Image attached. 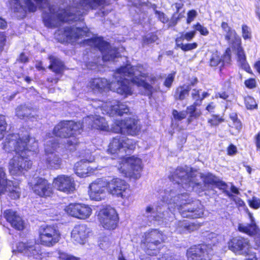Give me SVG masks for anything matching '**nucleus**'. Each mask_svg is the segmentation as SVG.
I'll return each instance as SVG.
<instances>
[{
    "label": "nucleus",
    "instance_id": "nucleus-1",
    "mask_svg": "<svg viewBox=\"0 0 260 260\" xmlns=\"http://www.w3.org/2000/svg\"><path fill=\"white\" fill-rule=\"evenodd\" d=\"M30 137H20L18 133L9 134L2 143L3 149L8 153L15 152L19 155L13 156L9 163V171L11 175L20 176L31 168L32 162L21 153L29 151Z\"/></svg>",
    "mask_w": 260,
    "mask_h": 260
},
{
    "label": "nucleus",
    "instance_id": "nucleus-2",
    "mask_svg": "<svg viewBox=\"0 0 260 260\" xmlns=\"http://www.w3.org/2000/svg\"><path fill=\"white\" fill-rule=\"evenodd\" d=\"M108 3L107 0H79L75 7L81 9L71 12L68 9H62L56 14L57 20L61 22H76L81 20L84 15L89 10H96L100 7H103Z\"/></svg>",
    "mask_w": 260,
    "mask_h": 260
},
{
    "label": "nucleus",
    "instance_id": "nucleus-3",
    "mask_svg": "<svg viewBox=\"0 0 260 260\" xmlns=\"http://www.w3.org/2000/svg\"><path fill=\"white\" fill-rule=\"evenodd\" d=\"M178 198L182 202L177 209L182 217L194 219L203 216V206L199 201L193 200L186 193L180 194Z\"/></svg>",
    "mask_w": 260,
    "mask_h": 260
},
{
    "label": "nucleus",
    "instance_id": "nucleus-4",
    "mask_svg": "<svg viewBox=\"0 0 260 260\" xmlns=\"http://www.w3.org/2000/svg\"><path fill=\"white\" fill-rule=\"evenodd\" d=\"M167 236L157 229H150L146 232L142 241L145 251L150 255H156Z\"/></svg>",
    "mask_w": 260,
    "mask_h": 260
},
{
    "label": "nucleus",
    "instance_id": "nucleus-5",
    "mask_svg": "<svg viewBox=\"0 0 260 260\" xmlns=\"http://www.w3.org/2000/svg\"><path fill=\"white\" fill-rule=\"evenodd\" d=\"M80 44L82 46H91L100 51L104 62L113 61L117 57V48L112 47L111 44L105 41L103 37H93L83 40Z\"/></svg>",
    "mask_w": 260,
    "mask_h": 260
},
{
    "label": "nucleus",
    "instance_id": "nucleus-6",
    "mask_svg": "<svg viewBox=\"0 0 260 260\" xmlns=\"http://www.w3.org/2000/svg\"><path fill=\"white\" fill-rule=\"evenodd\" d=\"M79 122L73 120H62L58 123L53 128L52 133L54 136L60 138H72V140H68L69 146H76L79 143L78 139L76 137V132L80 129Z\"/></svg>",
    "mask_w": 260,
    "mask_h": 260
},
{
    "label": "nucleus",
    "instance_id": "nucleus-7",
    "mask_svg": "<svg viewBox=\"0 0 260 260\" xmlns=\"http://www.w3.org/2000/svg\"><path fill=\"white\" fill-rule=\"evenodd\" d=\"M119 172L129 180H136L141 176L143 170L142 159L135 155L123 157L118 168Z\"/></svg>",
    "mask_w": 260,
    "mask_h": 260
},
{
    "label": "nucleus",
    "instance_id": "nucleus-8",
    "mask_svg": "<svg viewBox=\"0 0 260 260\" xmlns=\"http://www.w3.org/2000/svg\"><path fill=\"white\" fill-rule=\"evenodd\" d=\"M90 31L87 27L68 26L58 29L55 31L57 41L60 43H72L79 39L89 36Z\"/></svg>",
    "mask_w": 260,
    "mask_h": 260
},
{
    "label": "nucleus",
    "instance_id": "nucleus-9",
    "mask_svg": "<svg viewBox=\"0 0 260 260\" xmlns=\"http://www.w3.org/2000/svg\"><path fill=\"white\" fill-rule=\"evenodd\" d=\"M38 243L47 247L54 246L61 238L59 229L54 224L41 225L38 229Z\"/></svg>",
    "mask_w": 260,
    "mask_h": 260
},
{
    "label": "nucleus",
    "instance_id": "nucleus-10",
    "mask_svg": "<svg viewBox=\"0 0 260 260\" xmlns=\"http://www.w3.org/2000/svg\"><path fill=\"white\" fill-rule=\"evenodd\" d=\"M112 129L115 133L136 136L139 134L141 126L138 119L129 117L115 120L112 125Z\"/></svg>",
    "mask_w": 260,
    "mask_h": 260
},
{
    "label": "nucleus",
    "instance_id": "nucleus-11",
    "mask_svg": "<svg viewBox=\"0 0 260 260\" xmlns=\"http://www.w3.org/2000/svg\"><path fill=\"white\" fill-rule=\"evenodd\" d=\"M28 186L31 191L36 196L42 199L51 198L54 194L53 184L49 180L41 176L34 178L28 182Z\"/></svg>",
    "mask_w": 260,
    "mask_h": 260
},
{
    "label": "nucleus",
    "instance_id": "nucleus-12",
    "mask_svg": "<svg viewBox=\"0 0 260 260\" xmlns=\"http://www.w3.org/2000/svg\"><path fill=\"white\" fill-rule=\"evenodd\" d=\"M136 142L125 136H117L110 141L107 152L114 157H117L121 149L126 152L127 150L133 151L135 149Z\"/></svg>",
    "mask_w": 260,
    "mask_h": 260
},
{
    "label": "nucleus",
    "instance_id": "nucleus-13",
    "mask_svg": "<svg viewBox=\"0 0 260 260\" xmlns=\"http://www.w3.org/2000/svg\"><path fill=\"white\" fill-rule=\"evenodd\" d=\"M108 192L113 197L127 199L131 195L129 185L123 179L113 177L108 180Z\"/></svg>",
    "mask_w": 260,
    "mask_h": 260
},
{
    "label": "nucleus",
    "instance_id": "nucleus-14",
    "mask_svg": "<svg viewBox=\"0 0 260 260\" xmlns=\"http://www.w3.org/2000/svg\"><path fill=\"white\" fill-rule=\"evenodd\" d=\"M99 220L105 229L113 230L118 225L119 217L113 208L106 206L99 211Z\"/></svg>",
    "mask_w": 260,
    "mask_h": 260
},
{
    "label": "nucleus",
    "instance_id": "nucleus-15",
    "mask_svg": "<svg viewBox=\"0 0 260 260\" xmlns=\"http://www.w3.org/2000/svg\"><path fill=\"white\" fill-rule=\"evenodd\" d=\"M212 249L206 244H199L190 246L186 250L187 260H211Z\"/></svg>",
    "mask_w": 260,
    "mask_h": 260
},
{
    "label": "nucleus",
    "instance_id": "nucleus-16",
    "mask_svg": "<svg viewBox=\"0 0 260 260\" xmlns=\"http://www.w3.org/2000/svg\"><path fill=\"white\" fill-rule=\"evenodd\" d=\"M116 72L124 77H132L131 80L132 83L136 84L138 86H142L145 90L148 92V95L149 98L152 96L153 92V86L144 80H139V78L137 77H133L135 75L133 66L129 64L121 66L116 69Z\"/></svg>",
    "mask_w": 260,
    "mask_h": 260
},
{
    "label": "nucleus",
    "instance_id": "nucleus-17",
    "mask_svg": "<svg viewBox=\"0 0 260 260\" xmlns=\"http://www.w3.org/2000/svg\"><path fill=\"white\" fill-rule=\"evenodd\" d=\"M229 249L235 253H240L244 255L250 254L251 247L249 240L242 236L233 237L228 242Z\"/></svg>",
    "mask_w": 260,
    "mask_h": 260
},
{
    "label": "nucleus",
    "instance_id": "nucleus-18",
    "mask_svg": "<svg viewBox=\"0 0 260 260\" xmlns=\"http://www.w3.org/2000/svg\"><path fill=\"white\" fill-rule=\"evenodd\" d=\"M69 215L80 219L88 218L92 213V209L88 205L82 203H70L65 208Z\"/></svg>",
    "mask_w": 260,
    "mask_h": 260
},
{
    "label": "nucleus",
    "instance_id": "nucleus-19",
    "mask_svg": "<svg viewBox=\"0 0 260 260\" xmlns=\"http://www.w3.org/2000/svg\"><path fill=\"white\" fill-rule=\"evenodd\" d=\"M106 189L108 190V180L103 178L96 179L89 186L88 194L91 200L101 201Z\"/></svg>",
    "mask_w": 260,
    "mask_h": 260
},
{
    "label": "nucleus",
    "instance_id": "nucleus-20",
    "mask_svg": "<svg viewBox=\"0 0 260 260\" xmlns=\"http://www.w3.org/2000/svg\"><path fill=\"white\" fill-rule=\"evenodd\" d=\"M12 252L14 254H21L27 257L39 256L41 254L40 249L35 245L28 242L19 241L13 244Z\"/></svg>",
    "mask_w": 260,
    "mask_h": 260
},
{
    "label": "nucleus",
    "instance_id": "nucleus-21",
    "mask_svg": "<svg viewBox=\"0 0 260 260\" xmlns=\"http://www.w3.org/2000/svg\"><path fill=\"white\" fill-rule=\"evenodd\" d=\"M53 184L58 191L66 193H71L75 189L74 180L66 175H57L53 179Z\"/></svg>",
    "mask_w": 260,
    "mask_h": 260
},
{
    "label": "nucleus",
    "instance_id": "nucleus-22",
    "mask_svg": "<svg viewBox=\"0 0 260 260\" xmlns=\"http://www.w3.org/2000/svg\"><path fill=\"white\" fill-rule=\"evenodd\" d=\"M110 91L115 92L124 98H126L133 94L129 81L125 78L116 81H111Z\"/></svg>",
    "mask_w": 260,
    "mask_h": 260
},
{
    "label": "nucleus",
    "instance_id": "nucleus-23",
    "mask_svg": "<svg viewBox=\"0 0 260 260\" xmlns=\"http://www.w3.org/2000/svg\"><path fill=\"white\" fill-rule=\"evenodd\" d=\"M111 81L105 78L95 77L91 78L87 87L94 92L103 93L110 91Z\"/></svg>",
    "mask_w": 260,
    "mask_h": 260
},
{
    "label": "nucleus",
    "instance_id": "nucleus-24",
    "mask_svg": "<svg viewBox=\"0 0 260 260\" xmlns=\"http://www.w3.org/2000/svg\"><path fill=\"white\" fill-rule=\"evenodd\" d=\"M231 57V49L227 48L222 56H220L218 51L212 52L209 61V66L214 69L219 68L221 72L222 68L224 66V60H230Z\"/></svg>",
    "mask_w": 260,
    "mask_h": 260
},
{
    "label": "nucleus",
    "instance_id": "nucleus-25",
    "mask_svg": "<svg viewBox=\"0 0 260 260\" xmlns=\"http://www.w3.org/2000/svg\"><path fill=\"white\" fill-rule=\"evenodd\" d=\"M4 217L12 228L17 231H22L25 228V223L22 217L16 211L9 209L4 211Z\"/></svg>",
    "mask_w": 260,
    "mask_h": 260
},
{
    "label": "nucleus",
    "instance_id": "nucleus-26",
    "mask_svg": "<svg viewBox=\"0 0 260 260\" xmlns=\"http://www.w3.org/2000/svg\"><path fill=\"white\" fill-rule=\"evenodd\" d=\"M88 229L86 225H76L71 232V239L75 244H83L88 236Z\"/></svg>",
    "mask_w": 260,
    "mask_h": 260
},
{
    "label": "nucleus",
    "instance_id": "nucleus-27",
    "mask_svg": "<svg viewBox=\"0 0 260 260\" xmlns=\"http://www.w3.org/2000/svg\"><path fill=\"white\" fill-rule=\"evenodd\" d=\"M9 4L10 10L19 19L25 18L29 13L27 6L24 5L21 0H9Z\"/></svg>",
    "mask_w": 260,
    "mask_h": 260
},
{
    "label": "nucleus",
    "instance_id": "nucleus-28",
    "mask_svg": "<svg viewBox=\"0 0 260 260\" xmlns=\"http://www.w3.org/2000/svg\"><path fill=\"white\" fill-rule=\"evenodd\" d=\"M46 158L44 160V163L47 169L50 170H57L61 168L62 159L54 152H48L46 153Z\"/></svg>",
    "mask_w": 260,
    "mask_h": 260
},
{
    "label": "nucleus",
    "instance_id": "nucleus-29",
    "mask_svg": "<svg viewBox=\"0 0 260 260\" xmlns=\"http://www.w3.org/2000/svg\"><path fill=\"white\" fill-rule=\"evenodd\" d=\"M237 230L242 234H244L249 237H253L256 234L259 228L256 224L255 220L252 219L250 222L246 224L242 223H239Z\"/></svg>",
    "mask_w": 260,
    "mask_h": 260
},
{
    "label": "nucleus",
    "instance_id": "nucleus-30",
    "mask_svg": "<svg viewBox=\"0 0 260 260\" xmlns=\"http://www.w3.org/2000/svg\"><path fill=\"white\" fill-rule=\"evenodd\" d=\"M48 59L50 60V64L48 69L51 70L55 74L62 75L65 70L63 62L57 57L49 55Z\"/></svg>",
    "mask_w": 260,
    "mask_h": 260
},
{
    "label": "nucleus",
    "instance_id": "nucleus-31",
    "mask_svg": "<svg viewBox=\"0 0 260 260\" xmlns=\"http://www.w3.org/2000/svg\"><path fill=\"white\" fill-rule=\"evenodd\" d=\"M191 88L185 84L179 85L176 87L172 96L175 101H183L189 95Z\"/></svg>",
    "mask_w": 260,
    "mask_h": 260
},
{
    "label": "nucleus",
    "instance_id": "nucleus-32",
    "mask_svg": "<svg viewBox=\"0 0 260 260\" xmlns=\"http://www.w3.org/2000/svg\"><path fill=\"white\" fill-rule=\"evenodd\" d=\"M91 129L103 131H108L109 125L104 117L100 116L93 117L88 122Z\"/></svg>",
    "mask_w": 260,
    "mask_h": 260
},
{
    "label": "nucleus",
    "instance_id": "nucleus-33",
    "mask_svg": "<svg viewBox=\"0 0 260 260\" xmlns=\"http://www.w3.org/2000/svg\"><path fill=\"white\" fill-rule=\"evenodd\" d=\"M34 112V108L28 107L25 105H20L16 108L15 115L18 118L21 119L31 118L35 117L32 114Z\"/></svg>",
    "mask_w": 260,
    "mask_h": 260
},
{
    "label": "nucleus",
    "instance_id": "nucleus-34",
    "mask_svg": "<svg viewBox=\"0 0 260 260\" xmlns=\"http://www.w3.org/2000/svg\"><path fill=\"white\" fill-rule=\"evenodd\" d=\"M188 175L187 171L182 167H178L176 169L175 171L169 176V179L174 183L179 184L185 180L187 175Z\"/></svg>",
    "mask_w": 260,
    "mask_h": 260
},
{
    "label": "nucleus",
    "instance_id": "nucleus-35",
    "mask_svg": "<svg viewBox=\"0 0 260 260\" xmlns=\"http://www.w3.org/2000/svg\"><path fill=\"white\" fill-rule=\"evenodd\" d=\"M49 0H24V4L27 6L29 13L37 11L38 7L42 9L49 5Z\"/></svg>",
    "mask_w": 260,
    "mask_h": 260
},
{
    "label": "nucleus",
    "instance_id": "nucleus-36",
    "mask_svg": "<svg viewBox=\"0 0 260 260\" xmlns=\"http://www.w3.org/2000/svg\"><path fill=\"white\" fill-rule=\"evenodd\" d=\"M88 163L85 161H80L77 162L74 167L75 173L80 177H85L88 176L91 171L88 166Z\"/></svg>",
    "mask_w": 260,
    "mask_h": 260
},
{
    "label": "nucleus",
    "instance_id": "nucleus-37",
    "mask_svg": "<svg viewBox=\"0 0 260 260\" xmlns=\"http://www.w3.org/2000/svg\"><path fill=\"white\" fill-rule=\"evenodd\" d=\"M111 113L118 116H122L129 112V109L126 105L119 101L110 106Z\"/></svg>",
    "mask_w": 260,
    "mask_h": 260
},
{
    "label": "nucleus",
    "instance_id": "nucleus-38",
    "mask_svg": "<svg viewBox=\"0 0 260 260\" xmlns=\"http://www.w3.org/2000/svg\"><path fill=\"white\" fill-rule=\"evenodd\" d=\"M200 106L197 103H193L187 107L186 113L189 115L187 119L188 123H191L194 119H198L202 115L201 112L197 110V107Z\"/></svg>",
    "mask_w": 260,
    "mask_h": 260
},
{
    "label": "nucleus",
    "instance_id": "nucleus-39",
    "mask_svg": "<svg viewBox=\"0 0 260 260\" xmlns=\"http://www.w3.org/2000/svg\"><path fill=\"white\" fill-rule=\"evenodd\" d=\"M200 226L199 224L194 222L187 224L184 220L179 221L177 224V228L182 232L191 233L198 230Z\"/></svg>",
    "mask_w": 260,
    "mask_h": 260
},
{
    "label": "nucleus",
    "instance_id": "nucleus-40",
    "mask_svg": "<svg viewBox=\"0 0 260 260\" xmlns=\"http://www.w3.org/2000/svg\"><path fill=\"white\" fill-rule=\"evenodd\" d=\"M204 186H214L218 178L211 173H208L201 176Z\"/></svg>",
    "mask_w": 260,
    "mask_h": 260
},
{
    "label": "nucleus",
    "instance_id": "nucleus-41",
    "mask_svg": "<svg viewBox=\"0 0 260 260\" xmlns=\"http://www.w3.org/2000/svg\"><path fill=\"white\" fill-rule=\"evenodd\" d=\"M196 33L194 30L186 32H181L179 33V36L175 38V41L176 43L183 42L184 40L190 41L194 37Z\"/></svg>",
    "mask_w": 260,
    "mask_h": 260
},
{
    "label": "nucleus",
    "instance_id": "nucleus-42",
    "mask_svg": "<svg viewBox=\"0 0 260 260\" xmlns=\"http://www.w3.org/2000/svg\"><path fill=\"white\" fill-rule=\"evenodd\" d=\"M224 121L222 116L219 114H213L211 115V118L208 119L207 123L211 127H216Z\"/></svg>",
    "mask_w": 260,
    "mask_h": 260
},
{
    "label": "nucleus",
    "instance_id": "nucleus-43",
    "mask_svg": "<svg viewBox=\"0 0 260 260\" xmlns=\"http://www.w3.org/2000/svg\"><path fill=\"white\" fill-rule=\"evenodd\" d=\"M244 104L248 110H253L258 108V105L253 97L247 95L244 98Z\"/></svg>",
    "mask_w": 260,
    "mask_h": 260
},
{
    "label": "nucleus",
    "instance_id": "nucleus-44",
    "mask_svg": "<svg viewBox=\"0 0 260 260\" xmlns=\"http://www.w3.org/2000/svg\"><path fill=\"white\" fill-rule=\"evenodd\" d=\"M229 118L232 120L233 127L238 131H240L242 127V122L238 118V114L233 112L230 114Z\"/></svg>",
    "mask_w": 260,
    "mask_h": 260
},
{
    "label": "nucleus",
    "instance_id": "nucleus-45",
    "mask_svg": "<svg viewBox=\"0 0 260 260\" xmlns=\"http://www.w3.org/2000/svg\"><path fill=\"white\" fill-rule=\"evenodd\" d=\"M177 47L180 48L182 51L184 52L190 51L196 49L198 47V44L197 42H193L191 43L183 44L182 42L176 43Z\"/></svg>",
    "mask_w": 260,
    "mask_h": 260
},
{
    "label": "nucleus",
    "instance_id": "nucleus-46",
    "mask_svg": "<svg viewBox=\"0 0 260 260\" xmlns=\"http://www.w3.org/2000/svg\"><path fill=\"white\" fill-rule=\"evenodd\" d=\"M242 36L244 40H250L252 39L251 28L246 24H243L241 26Z\"/></svg>",
    "mask_w": 260,
    "mask_h": 260
},
{
    "label": "nucleus",
    "instance_id": "nucleus-47",
    "mask_svg": "<svg viewBox=\"0 0 260 260\" xmlns=\"http://www.w3.org/2000/svg\"><path fill=\"white\" fill-rule=\"evenodd\" d=\"M43 21L45 25L49 28L54 27V20L52 16L49 13L44 14Z\"/></svg>",
    "mask_w": 260,
    "mask_h": 260
},
{
    "label": "nucleus",
    "instance_id": "nucleus-48",
    "mask_svg": "<svg viewBox=\"0 0 260 260\" xmlns=\"http://www.w3.org/2000/svg\"><path fill=\"white\" fill-rule=\"evenodd\" d=\"M214 186L217 187L219 189L222 190L223 192L229 197H231L232 196V194L227 190L228 185L225 182L217 179Z\"/></svg>",
    "mask_w": 260,
    "mask_h": 260
},
{
    "label": "nucleus",
    "instance_id": "nucleus-49",
    "mask_svg": "<svg viewBox=\"0 0 260 260\" xmlns=\"http://www.w3.org/2000/svg\"><path fill=\"white\" fill-rule=\"evenodd\" d=\"M7 123L4 115L0 114V141L2 140L6 134Z\"/></svg>",
    "mask_w": 260,
    "mask_h": 260
},
{
    "label": "nucleus",
    "instance_id": "nucleus-50",
    "mask_svg": "<svg viewBox=\"0 0 260 260\" xmlns=\"http://www.w3.org/2000/svg\"><path fill=\"white\" fill-rule=\"evenodd\" d=\"M182 17H183V15L181 13L178 14L173 13L172 15L169 23L167 25L168 28H170L176 26L180 19Z\"/></svg>",
    "mask_w": 260,
    "mask_h": 260
},
{
    "label": "nucleus",
    "instance_id": "nucleus-51",
    "mask_svg": "<svg viewBox=\"0 0 260 260\" xmlns=\"http://www.w3.org/2000/svg\"><path fill=\"white\" fill-rule=\"evenodd\" d=\"M229 42L230 43L233 49L237 50L242 47V40L238 35H235V36L233 37V39H231Z\"/></svg>",
    "mask_w": 260,
    "mask_h": 260
},
{
    "label": "nucleus",
    "instance_id": "nucleus-52",
    "mask_svg": "<svg viewBox=\"0 0 260 260\" xmlns=\"http://www.w3.org/2000/svg\"><path fill=\"white\" fill-rule=\"evenodd\" d=\"M154 14L157 16L158 20L164 24L169 23L170 21L166 14L160 11L154 10Z\"/></svg>",
    "mask_w": 260,
    "mask_h": 260
},
{
    "label": "nucleus",
    "instance_id": "nucleus-53",
    "mask_svg": "<svg viewBox=\"0 0 260 260\" xmlns=\"http://www.w3.org/2000/svg\"><path fill=\"white\" fill-rule=\"evenodd\" d=\"M172 113L174 120L176 121H181L186 116V112L184 111H178L176 109H173Z\"/></svg>",
    "mask_w": 260,
    "mask_h": 260
},
{
    "label": "nucleus",
    "instance_id": "nucleus-54",
    "mask_svg": "<svg viewBox=\"0 0 260 260\" xmlns=\"http://www.w3.org/2000/svg\"><path fill=\"white\" fill-rule=\"evenodd\" d=\"M193 27L194 28V30L199 31L201 35L206 36L209 33L208 29L201 24L199 22H197L194 24Z\"/></svg>",
    "mask_w": 260,
    "mask_h": 260
},
{
    "label": "nucleus",
    "instance_id": "nucleus-55",
    "mask_svg": "<svg viewBox=\"0 0 260 260\" xmlns=\"http://www.w3.org/2000/svg\"><path fill=\"white\" fill-rule=\"evenodd\" d=\"M175 72H173L168 75L163 84L166 87L168 88H170L171 87L175 79Z\"/></svg>",
    "mask_w": 260,
    "mask_h": 260
},
{
    "label": "nucleus",
    "instance_id": "nucleus-56",
    "mask_svg": "<svg viewBox=\"0 0 260 260\" xmlns=\"http://www.w3.org/2000/svg\"><path fill=\"white\" fill-rule=\"evenodd\" d=\"M201 89L194 88L192 90L191 96L194 101L193 103H197L198 104L200 105H202V102L201 100V94H200Z\"/></svg>",
    "mask_w": 260,
    "mask_h": 260
},
{
    "label": "nucleus",
    "instance_id": "nucleus-57",
    "mask_svg": "<svg viewBox=\"0 0 260 260\" xmlns=\"http://www.w3.org/2000/svg\"><path fill=\"white\" fill-rule=\"evenodd\" d=\"M197 15V12L195 10L192 9L189 10L187 13V18L186 20V23L190 24L192 21L194 20Z\"/></svg>",
    "mask_w": 260,
    "mask_h": 260
},
{
    "label": "nucleus",
    "instance_id": "nucleus-58",
    "mask_svg": "<svg viewBox=\"0 0 260 260\" xmlns=\"http://www.w3.org/2000/svg\"><path fill=\"white\" fill-rule=\"evenodd\" d=\"M245 86L248 89H253L256 87V82L254 78H250L244 81Z\"/></svg>",
    "mask_w": 260,
    "mask_h": 260
},
{
    "label": "nucleus",
    "instance_id": "nucleus-59",
    "mask_svg": "<svg viewBox=\"0 0 260 260\" xmlns=\"http://www.w3.org/2000/svg\"><path fill=\"white\" fill-rule=\"evenodd\" d=\"M7 184V179L5 170L3 167H0V187L3 185H6Z\"/></svg>",
    "mask_w": 260,
    "mask_h": 260
},
{
    "label": "nucleus",
    "instance_id": "nucleus-60",
    "mask_svg": "<svg viewBox=\"0 0 260 260\" xmlns=\"http://www.w3.org/2000/svg\"><path fill=\"white\" fill-rule=\"evenodd\" d=\"M249 206L254 209H257L260 208V199L256 198H252L251 200L249 201Z\"/></svg>",
    "mask_w": 260,
    "mask_h": 260
},
{
    "label": "nucleus",
    "instance_id": "nucleus-61",
    "mask_svg": "<svg viewBox=\"0 0 260 260\" xmlns=\"http://www.w3.org/2000/svg\"><path fill=\"white\" fill-rule=\"evenodd\" d=\"M236 50L238 60L240 62L246 61V57L243 47H241L239 48V49H237Z\"/></svg>",
    "mask_w": 260,
    "mask_h": 260
},
{
    "label": "nucleus",
    "instance_id": "nucleus-62",
    "mask_svg": "<svg viewBox=\"0 0 260 260\" xmlns=\"http://www.w3.org/2000/svg\"><path fill=\"white\" fill-rule=\"evenodd\" d=\"M226 152L228 155L233 156L237 154L238 151L235 145L230 144L227 147Z\"/></svg>",
    "mask_w": 260,
    "mask_h": 260
},
{
    "label": "nucleus",
    "instance_id": "nucleus-63",
    "mask_svg": "<svg viewBox=\"0 0 260 260\" xmlns=\"http://www.w3.org/2000/svg\"><path fill=\"white\" fill-rule=\"evenodd\" d=\"M21 192L20 190L16 189H12L9 191V196L12 200H17L20 197Z\"/></svg>",
    "mask_w": 260,
    "mask_h": 260
},
{
    "label": "nucleus",
    "instance_id": "nucleus-64",
    "mask_svg": "<svg viewBox=\"0 0 260 260\" xmlns=\"http://www.w3.org/2000/svg\"><path fill=\"white\" fill-rule=\"evenodd\" d=\"M226 34L224 36L225 40H226L228 42H230L231 40L232 39V37L235 36V35H237V34L236 31L233 29H229V30L225 31Z\"/></svg>",
    "mask_w": 260,
    "mask_h": 260
}]
</instances>
